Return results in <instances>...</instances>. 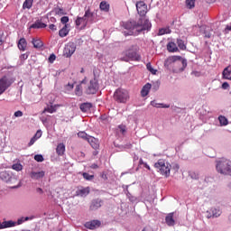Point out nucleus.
I'll return each mask as SVG.
<instances>
[{
    "label": "nucleus",
    "mask_w": 231,
    "mask_h": 231,
    "mask_svg": "<svg viewBox=\"0 0 231 231\" xmlns=\"http://www.w3.org/2000/svg\"><path fill=\"white\" fill-rule=\"evenodd\" d=\"M78 136L79 138H82L83 140H88V138H89V135H88L86 132H79Z\"/></svg>",
    "instance_id": "obj_41"
},
{
    "label": "nucleus",
    "mask_w": 231,
    "mask_h": 231,
    "mask_svg": "<svg viewBox=\"0 0 231 231\" xmlns=\"http://www.w3.org/2000/svg\"><path fill=\"white\" fill-rule=\"evenodd\" d=\"M68 33H69V29H68V24H65L60 31L59 35L60 37H67Z\"/></svg>",
    "instance_id": "obj_25"
},
{
    "label": "nucleus",
    "mask_w": 231,
    "mask_h": 231,
    "mask_svg": "<svg viewBox=\"0 0 231 231\" xmlns=\"http://www.w3.org/2000/svg\"><path fill=\"white\" fill-rule=\"evenodd\" d=\"M12 169L14 171H16L17 172H20V171H23V164L21 163H14L12 165Z\"/></svg>",
    "instance_id": "obj_38"
},
{
    "label": "nucleus",
    "mask_w": 231,
    "mask_h": 231,
    "mask_svg": "<svg viewBox=\"0 0 231 231\" xmlns=\"http://www.w3.org/2000/svg\"><path fill=\"white\" fill-rule=\"evenodd\" d=\"M21 60H26L28 59V53H23L20 56Z\"/></svg>",
    "instance_id": "obj_56"
},
{
    "label": "nucleus",
    "mask_w": 231,
    "mask_h": 231,
    "mask_svg": "<svg viewBox=\"0 0 231 231\" xmlns=\"http://www.w3.org/2000/svg\"><path fill=\"white\" fill-rule=\"evenodd\" d=\"M206 217H207L208 219H212V218H214V216H212V212L210 211V209L206 212Z\"/></svg>",
    "instance_id": "obj_48"
},
{
    "label": "nucleus",
    "mask_w": 231,
    "mask_h": 231,
    "mask_svg": "<svg viewBox=\"0 0 231 231\" xmlns=\"http://www.w3.org/2000/svg\"><path fill=\"white\" fill-rule=\"evenodd\" d=\"M55 59H57V56H55V54H51L49 57V62L53 64V62H55Z\"/></svg>",
    "instance_id": "obj_46"
},
{
    "label": "nucleus",
    "mask_w": 231,
    "mask_h": 231,
    "mask_svg": "<svg viewBox=\"0 0 231 231\" xmlns=\"http://www.w3.org/2000/svg\"><path fill=\"white\" fill-rule=\"evenodd\" d=\"M35 138H37V140H39V138H41V136H42V131L38 130L36 132V134H34Z\"/></svg>",
    "instance_id": "obj_50"
},
{
    "label": "nucleus",
    "mask_w": 231,
    "mask_h": 231,
    "mask_svg": "<svg viewBox=\"0 0 231 231\" xmlns=\"http://www.w3.org/2000/svg\"><path fill=\"white\" fill-rule=\"evenodd\" d=\"M190 177H191L193 180H199V173L191 172V173H190Z\"/></svg>",
    "instance_id": "obj_47"
},
{
    "label": "nucleus",
    "mask_w": 231,
    "mask_h": 231,
    "mask_svg": "<svg viewBox=\"0 0 231 231\" xmlns=\"http://www.w3.org/2000/svg\"><path fill=\"white\" fill-rule=\"evenodd\" d=\"M14 116L16 118H19V117L23 116V111L18 110V111L14 112Z\"/></svg>",
    "instance_id": "obj_51"
},
{
    "label": "nucleus",
    "mask_w": 231,
    "mask_h": 231,
    "mask_svg": "<svg viewBox=\"0 0 231 231\" xmlns=\"http://www.w3.org/2000/svg\"><path fill=\"white\" fill-rule=\"evenodd\" d=\"M228 88H230V85L228 84V82H224L222 84V89H228Z\"/></svg>",
    "instance_id": "obj_54"
},
{
    "label": "nucleus",
    "mask_w": 231,
    "mask_h": 231,
    "mask_svg": "<svg viewBox=\"0 0 231 231\" xmlns=\"http://www.w3.org/2000/svg\"><path fill=\"white\" fill-rule=\"evenodd\" d=\"M95 19V14L93 12H91L90 8H88L85 11V14L80 17L78 16L75 23H76V26H81L82 29L86 28V26H88V23H93Z\"/></svg>",
    "instance_id": "obj_3"
},
{
    "label": "nucleus",
    "mask_w": 231,
    "mask_h": 231,
    "mask_svg": "<svg viewBox=\"0 0 231 231\" xmlns=\"http://www.w3.org/2000/svg\"><path fill=\"white\" fill-rule=\"evenodd\" d=\"M143 167H145V169H147L148 171H151V166H149V164L144 163Z\"/></svg>",
    "instance_id": "obj_61"
},
{
    "label": "nucleus",
    "mask_w": 231,
    "mask_h": 231,
    "mask_svg": "<svg viewBox=\"0 0 231 231\" xmlns=\"http://www.w3.org/2000/svg\"><path fill=\"white\" fill-rule=\"evenodd\" d=\"M32 44L33 45V48L41 49L44 44L42 43V41L41 39L32 38Z\"/></svg>",
    "instance_id": "obj_23"
},
{
    "label": "nucleus",
    "mask_w": 231,
    "mask_h": 231,
    "mask_svg": "<svg viewBox=\"0 0 231 231\" xmlns=\"http://www.w3.org/2000/svg\"><path fill=\"white\" fill-rule=\"evenodd\" d=\"M118 129H119L120 133L123 134H125V133H127V127H125V125H118Z\"/></svg>",
    "instance_id": "obj_42"
},
{
    "label": "nucleus",
    "mask_w": 231,
    "mask_h": 231,
    "mask_svg": "<svg viewBox=\"0 0 231 231\" xmlns=\"http://www.w3.org/2000/svg\"><path fill=\"white\" fill-rule=\"evenodd\" d=\"M145 163H147V162H143V159H140V160H139V165H143V166H144Z\"/></svg>",
    "instance_id": "obj_60"
},
{
    "label": "nucleus",
    "mask_w": 231,
    "mask_h": 231,
    "mask_svg": "<svg viewBox=\"0 0 231 231\" xmlns=\"http://www.w3.org/2000/svg\"><path fill=\"white\" fill-rule=\"evenodd\" d=\"M217 172L223 176H231V161L228 159H221L216 164Z\"/></svg>",
    "instance_id": "obj_2"
},
{
    "label": "nucleus",
    "mask_w": 231,
    "mask_h": 231,
    "mask_svg": "<svg viewBox=\"0 0 231 231\" xmlns=\"http://www.w3.org/2000/svg\"><path fill=\"white\" fill-rule=\"evenodd\" d=\"M210 212L213 216V218L219 217V216H221V214H223V211H221L219 208H211Z\"/></svg>",
    "instance_id": "obj_31"
},
{
    "label": "nucleus",
    "mask_w": 231,
    "mask_h": 231,
    "mask_svg": "<svg viewBox=\"0 0 231 231\" xmlns=\"http://www.w3.org/2000/svg\"><path fill=\"white\" fill-rule=\"evenodd\" d=\"M75 95H77V97H82V85H78L76 87Z\"/></svg>",
    "instance_id": "obj_39"
},
{
    "label": "nucleus",
    "mask_w": 231,
    "mask_h": 231,
    "mask_svg": "<svg viewBox=\"0 0 231 231\" xmlns=\"http://www.w3.org/2000/svg\"><path fill=\"white\" fill-rule=\"evenodd\" d=\"M206 39H210L212 37V33L210 32H205Z\"/></svg>",
    "instance_id": "obj_58"
},
{
    "label": "nucleus",
    "mask_w": 231,
    "mask_h": 231,
    "mask_svg": "<svg viewBox=\"0 0 231 231\" xmlns=\"http://www.w3.org/2000/svg\"><path fill=\"white\" fill-rule=\"evenodd\" d=\"M167 50L168 51H170L171 53H176V51H178V45H176V43L174 42H169L167 44Z\"/></svg>",
    "instance_id": "obj_24"
},
{
    "label": "nucleus",
    "mask_w": 231,
    "mask_h": 231,
    "mask_svg": "<svg viewBox=\"0 0 231 231\" xmlns=\"http://www.w3.org/2000/svg\"><path fill=\"white\" fill-rule=\"evenodd\" d=\"M93 107V105L91 103H83L80 105L79 108L83 113H88Z\"/></svg>",
    "instance_id": "obj_26"
},
{
    "label": "nucleus",
    "mask_w": 231,
    "mask_h": 231,
    "mask_svg": "<svg viewBox=\"0 0 231 231\" xmlns=\"http://www.w3.org/2000/svg\"><path fill=\"white\" fill-rule=\"evenodd\" d=\"M90 189L89 187L82 188L81 189H79L76 191L77 196H80L81 198H84L85 196H88L89 194Z\"/></svg>",
    "instance_id": "obj_21"
},
{
    "label": "nucleus",
    "mask_w": 231,
    "mask_h": 231,
    "mask_svg": "<svg viewBox=\"0 0 231 231\" xmlns=\"http://www.w3.org/2000/svg\"><path fill=\"white\" fill-rule=\"evenodd\" d=\"M154 167L162 176H165V178H169V176H171V169H172V165H171L166 160L159 159L154 163Z\"/></svg>",
    "instance_id": "obj_4"
},
{
    "label": "nucleus",
    "mask_w": 231,
    "mask_h": 231,
    "mask_svg": "<svg viewBox=\"0 0 231 231\" xmlns=\"http://www.w3.org/2000/svg\"><path fill=\"white\" fill-rule=\"evenodd\" d=\"M165 222L168 226H174L176 220H174V212L169 213L165 217Z\"/></svg>",
    "instance_id": "obj_13"
},
{
    "label": "nucleus",
    "mask_w": 231,
    "mask_h": 231,
    "mask_svg": "<svg viewBox=\"0 0 231 231\" xmlns=\"http://www.w3.org/2000/svg\"><path fill=\"white\" fill-rule=\"evenodd\" d=\"M35 142H37V138H35V136H33V137L30 140L29 143H28V146H29V147H32V145H33V143H35Z\"/></svg>",
    "instance_id": "obj_49"
},
{
    "label": "nucleus",
    "mask_w": 231,
    "mask_h": 231,
    "mask_svg": "<svg viewBox=\"0 0 231 231\" xmlns=\"http://www.w3.org/2000/svg\"><path fill=\"white\" fill-rule=\"evenodd\" d=\"M146 68L148 69V71H150V73H152V75H156V72L158 71L157 69H154L152 68V65H151V63H147L146 64Z\"/></svg>",
    "instance_id": "obj_40"
},
{
    "label": "nucleus",
    "mask_w": 231,
    "mask_h": 231,
    "mask_svg": "<svg viewBox=\"0 0 231 231\" xmlns=\"http://www.w3.org/2000/svg\"><path fill=\"white\" fill-rule=\"evenodd\" d=\"M137 14L140 15V17H145L147 15V12H149V9L147 8V4L143 1H137L135 4Z\"/></svg>",
    "instance_id": "obj_8"
},
{
    "label": "nucleus",
    "mask_w": 231,
    "mask_h": 231,
    "mask_svg": "<svg viewBox=\"0 0 231 231\" xmlns=\"http://www.w3.org/2000/svg\"><path fill=\"white\" fill-rule=\"evenodd\" d=\"M36 191L39 192L40 194H42V192H43L42 189H41V188H37Z\"/></svg>",
    "instance_id": "obj_62"
},
{
    "label": "nucleus",
    "mask_w": 231,
    "mask_h": 231,
    "mask_svg": "<svg viewBox=\"0 0 231 231\" xmlns=\"http://www.w3.org/2000/svg\"><path fill=\"white\" fill-rule=\"evenodd\" d=\"M73 88H74V86H73V84H68L67 85V88L69 89V90H71V89H73Z\"/></svg>",
    "instance_id": "obj_59"
},
{
    "label": "nucleus",
    "mask_w": 231,
    "mask_h": 231,
    "mask_svg": "<svg viewBox=\"0 0 231 231\" xmlns=\"http://www.w3.org/2000/svg\"><path fill=\"white\" fill-rule=\"evenodd\" d=\"M181 64H182L183 69H185V68H187V60H181Z\"/></svg>",
    "instance_id": "obj_57"
},
{
    "label": "nucleus",
    "mask_w": 231,
    "mask_h": 231,
    "mask_svg": "<svg viewBox=\"0 0 231 231\" xmlns=\"http://www.w3.org/2000/svg\"><path fill=\"white\" fill-rule=\"evenodd\" d=\"M60 22L62 23V24L66 25L67 23H69V17L62 16L61 19H60Z\"/></svg>",
    "instance_id": "obj_45"
},
{
    "label": "nucleus",
    "mask_w": 231,
    "mask_h": 231,
    "mask_svg": "<svg viewBox=\"0 0 231 231\" xmlns=\"http://www.w3.org/2000/svg\"><path fill=\"white\" fill-rule=\"evenodd\" d=\"M45 172L44 171H31L30 177L32 180H41L42 178H44Z\"/></svg>",
    "instance_id": "obj_15"
},
{
    "label": "nucleus",
    "mask_w": 231,
    "mask_h": 231,
    "mask_svg": "<svg viewBox=\"0 0 231 231\" xmlns=\"http://www.w3.org/2000/svg\"><path fill=\"white\" fill-rule=\"evenodd\" d=\"M50 30H51L52 32H57V26L55 24H50L49 25Z\"/></svg>",
    "instance_id": "obj_55"
},
{
    "label": "nucleus",
    "mask_w": 231,
    "mask_h": 231,
    "mask_svg": "<svg viewBox=\"0 0 231 231\" xmlns=\"http://www.w3.org/2000/svg\"><path fill=\"white\" fill-rule=\"evenodd\" d=\"M28 46V42H26V39L21 38L18 42V49L21 51H26V48Z\"/></svg>",
    "instance_id": "obj_19"
},
{
    "label": "nucleus",
    "mask_w": 231,
    "mask_h": 231,
    "mask_svg": "<svg viewBox=\"0 0 231 231\" xmlns=\"http://www.w3.org/2000/svg\"><path fill=\"white\" fill-rule=\"evenodd\" d=\"M124 28L125 31L123 32L125 37L129 35H139L142 32L145 30H151V22L145 18H140L138 22H126L124 23Z\"/></svg>",
    "instance_id": "obj_1"
},
{
    "label": "nucleus",
    "mask_w": 231,
    "mask_h": 231,
    "mask_svg": "<svg viewBox=\"0 0 231 231\" xmlns=\"http://www.w3.org/2000/svg\"><path fill=\"white\" fill-rule=\"evenodd\" d=\"M142 231H154V229L151 226H146Z\"/></svg>",
    "instance_id": "obj_52"
},
{
    "label": "nucleus",
    "mask_w": 231,
    "mask_h": 231,
    "mask_svg": "<svg viewBox=\"0 0 231 231\" xmlns=\"http://www.w3.org/2000/svg\"><path fill=\"white\" fill-rule=\"evenodd\" d=\"M77 50V45L73 42H69L65 45L64 51H63V55L65 57H71L73 53H75Z\"/></svg>",
    "instance_id": "obj_9"
},
{
    "label": "nucleus",
    "mask_w": 231,
    "mask_h": 231,
    "mask_svg": "<svg viewBox=\"0 0 231 231\" xmlns=\"http://www.w3.org/2000/svg\"><path fill=\"white\" fill-rule=\"evenodd\" d=\"M172 169L173 171H175V172H178V171H180V164L178 163L173 164Z\"/></svg>",
    "instance_id": "obj_53"
},
{
    "label": "nucleus",
    "mask_w": 231,
    "mask_h": 231,
    "mask_svg": "<svg viewBox=\"0 0 231 231\" xmlns=\"http://www.w3.org/2000/svg\"><path fill=\"white\" fill-rule=\"evenodd\" d=\"M140 59V55L133 49L125 50L121 53L120 57V60H122L123 62H129V60L139 62Z\"/></svg>",
    "instance_id": "obj_5"
},
{
    "label": "nucleus",
    "mask_w": 231,
    "mask_h": 231,
    "mask_svg": "<svg viewBox=\"0 0 231 231\" xmlns=\"http://www.w3.org/2000/svg\"><path fill=\"white\" fill-rule=\"evenodd\" d=\"M98 91V82L96 79H91L89 82V85L87 88V94L88 95H95Z\"/></svg>",
    "instance_id": "obj_10"
},
{
    "label": "nucleus",
    "mask_w": 231,
    "mask_h": 231,
    "mask_svg": "<svg viewBox=\"0 0 231 231\" xmlns=\"http://www.w3.org/2000/svg\"><path fill=\"white\" fill-rule=\"evenodd\" d=\"M152 88V85H151V83H146L141 90V97H147V95H149V92L151 91Z\"/></svg>",
    "instance_id": "obj_17"
},
{
    "label": "nucleus",
    "mask_w": 231,
    "mask_h": 231,
    "mask_svg": "<svg viewBox=\"0 0 231 231\" xmlns=\"http://www.w3.org/2000/svg\"><path fill=\"white\" fill-rule=\"evenodd\" d=\"M14 82H15L14 78H12L10 76H4L0 79V95H3V93H5V91L6 90V88H10V86H12Z\"/></svg>",
    "instance_id": "obj_7"
},
{
    "label": "nucleus",
    "mask_w": 231,
    "mask_h": 231,
    "mask_svg": "<svg viewBox=\"0 0 231 231\" xmlns=\"http://www.w3.org/2000/svg\"><path fill=\"white\" fill-rule=\"evenodd\" d=\"M12 226H15V222L9 220V221H4L0 225V228H12Z\"/></svg>",
    "instance_id": "obj_27"
},
{
    "label": "nucleus",
    "mask_w": 231,
    "mask_h": 231,
    "mask_svg": "<svg viewBox=\"0 0 231 231\" xmlns=\"http://www.w3.org/2000/svg\"><path fill=\"white\" fill-rule=\"evenodd\" d=\"M174 60H181V57H180V56H175V57H174Z\"/></svg>",
    "instance_id": "obj_64"
},
{
    "label": "nucleus",
    "mask_w": 231,
    "mask_h": 231,
    "mask_svg": "<svg viewBox=\"0 0 231 231\" xmlns=\"http://www.w3.org/2000/svg\"><path fill=\"white\" fill-rule=\"evenodd\" d=\"M220 125H228V119L225 117V116H220L218 117Z\"/></svg>",
    "instance_id": "obj_36"
},
{
    "label": "nucleus",
    "mask_w": 231,
    "mask_h": 231,
    "mask_svg": "<svg viewBox=\"0 0 231 231\" xmlns=\"http://www.w3.org/2000/svg\"><path fill=\"white\" fill-rule=\"evenodd\" d=\"M99 8L102 12H109L110 5L106 1H102L99 5Z\"/></svg>",
    "instance_id": "obj_30"
},
{
    "label": "nucleus",
    "mask_w": 231,
    "mask_h": 231,
    "mask_svg": "<svg viewBox=\"0 0 231 231\" xmlns=\"http://www.w3.org/2000/svg\"><path fill=\"white\" fill-rule=\"evenodd\" d=\"M91 169H98V165H97V164H92V165H91Z\"/></svg>",
    "instance_id": "obj_63"
},
{
    "label": "nucleus",
    "mask_w": 231,
    "mask_h": 231,
    "mask_svg": "<svg viewBox=\"0 0 231 231\" xmlns=\"http://www.w3.org/2000/svg\"><path fill=\"white\" fill-rule=\"evenodd\" d=\"M33 6V0H25L23 4V10H30Z\"/></svg>",
    "instance_id": "obj_29"
},
{
    "label": "nucleus",
    "mask_w": 231,
    "mask_h": 231,
    "mask_svg": "<svg viewBox=\"0 0 231 231\" xmlns=\"http://www.w3.org/2000/svg\"><path fill=\"white\" fill-rule=\"evenodd\" d=\"M0 179L3 181H5L6 183H8V181H12V174L10 173V171H1L0 172Z\"/></svg>",
    "instance_id": "obj_14"
},
{
    "label": "nucleus",
    "mask_w": 231,
    "mask_h": 231,
    "mask_svg": "<svg viewBox=\"0 0 231 231\" xmlns=\"http://www.w3.org/2000/svg\"><path fill=\"white\" fill-rule=\"evenodd\" d=\"M35 162H44V157L42 154H37L34 156Z\"/></svg>",
    "instance_id": "obj_43"
},
{
    "label": "nucleus",
    "mask_w": 231,
    "mask_h": 231,
    "mask_svg": "<svg viewBox=\"0 0 231 231\" xmlns=\"http://www.w3.org/2000/svg\"><path fill=\"white\" fill-rule=\"evenodd\" d=\"M151 106H152V107H162L164 109H169V107H171V105L157 103L156 100L151 101Z\"/></svg>",
    "instance_id": "obj_28"
},
{
    "label": "nucleus",
    "mask_w": 231,
    "mask_h": 231,
    "mask_svg": "<svg viewBox=\"0 0 231 231\" xmlns=\"http://www.w3.org/2000/svg\"><path fill=\"white\" fill-rule=\"evenodd\" d=\"M177 45L180 50L185 51L187 50V45L185 44V42L181 39H177Z\"/></svg>",
    "instance_id": "obj_32"
},
{
    "label": "nucleus",
    "mask_w": 231,
    "mask_h": 231,
    "mask_svg": "<svg viewBox=\"0 0 231 231\" xmlns=\"http://www.w3.org/2000/svg\"><path fill=\"white\" fill-rule=\"evenodd\" d=\"M102 203H104V201L100 199H93L90 204L89 209L90 210H98V208H100V207H102Z\"/></svg>",
    "instance_id": "obj_12"
},
{
    "label": "nucleus",
    "mask_w": 231,
    "mask_h": 231,
    "mask_svg": "<svg viewBox=\"0 0 231 231\" xmlns=\"http://www.w3.org/2000/svg\"><path fill=\"white\" fill-rule=\"evenodd\" d=\"M57 111V109L55 108V106H47L43 109L42 114L44 113H55Z\"/></svg>",
    "instance_id": "obj_37"
},
{
    "label": "nucleus",
    "mask_w": 231,
    "mask_h": 231,
    "mask_svg": "<svg viewBox=\"0 0 231 231\" xmlns=\"http://www.w3.org/2000/svg\"><path fill=\"white\" fill-rule=\"evenodd\" d=\"M222 77L225 80H231V67L227 66L222 72Z\"/></svg>",
    "instance_id": "obj_18"
},
{
    "label": "nucleus",
    "mask_w": 231,
    "mask_h": 231,
    "mask_svg": "<svg viewBox=\"0 0 231 231\" xmlns=\"http://www.w3.org/2000/svg\"><path fill=\"white\" fill-rule=\"evenodd\" d=\"M56 152L58 156H64V152H66V145L64 143H59L56 148Z\"/></svg>",
    "instance_id": "obj_20"
},
{
    "label": "nucleus",
    "mask_w": 231,
    "mask_h": 231,
    "mask_svg": "<svg viewBox=\"0 0 231 231\" xmlns=\"http://www.w3.org/2000/svg\"><path fill=\"white\" fill-rule=\"evenodd\" d=\"M87 142L91 145L93 149H98L100 147V144L98 143V139L89 135Z\"/></svg>",
    "instance_id": "obj_16"
},
{
    "label": "nucleus",
    "mask_w": 231,
    "mask_h": 231,
    "mask_svg": "<svg viewBox=\"0 0 231 231\" xmlns=\"http://www.w3.org/2000/svg\"><path fill=\"white\" fill-rule=\"evenodd\" d=\"M82 176L87 181H93L95 180V175H89L88 172H83Z\"/></svg>",
    "instance_id": "obj_35"
},
{
    "label": "nucleus",
    "mask_w": 231,
    "mask_h": 231,
    "mask_svg": "<svg viewBox=\"0 0 231 231\" xmlns=\"http://www.w3.org/2000/svg\"><path fill=\"white\" fill-rule=\"evenodd\" d=\"M56 14H57V15H66V12H64V9H62V8H57Z\"/></svg>",
    "instance_id": "obj_44"
},
{
    "label": "nucleus",
    "mask_w": 231,
    "mask_h": 231,
    "mask_svg": "<svg viewBox=\"0 0 231 231\" xmlns=\"http://www.w3.org/2000/svg\"><path fill=\"white\" fill-rule=\"evenodd\" d=\"M186 6L189 10H192L196 6V0H186Z\"/></svg>",
    "instance_id": "obj_34"
},
{
    "label": "nucleus",
    "mask_w": 231,
    "mask_h": 231,
    "mask_svg": "<svg viewBox=\"0 0 231 231\" xmlns=\"http://www.w3.org/2000/svg\"><path fill=\"white\" fill-rule=\"evenodd\" d=\"M114 100L118 104H126L129 100V92L124 88H118L114 93Z\"/></svg>",
    "instance_id": "obj_6"
},
{
    "label": "nucleus",
    "mask_w": 231,
    "mask_h": 231,
    "mask_svg": "<svg viewBox=\"0 0 231 231\" xmlns=\"http://www.w3.org/2000/svg\"><path fill=\"white\" fill-rule=\"evenodd\" d=\"M102 225V222L100 220H92L88 221L85 224L86 228H88V230H97V228H100V226Z\"/></svg>",
    "instance_id": "obj_11"
},
{
    "label": "nucleus",
    "mask_w": 231,
    "mask_h": 231,
    "mask_svg": "<svg viewBox=\"0 0 231 231\" xmlns=\"http://www.w3.org/2000/svg\"><path fill=\"white\" fill-rule=\"evenodd\" d=\"M171 28L169 27L162 28L159 29L158 35H165L167 33H171Z\"/></svg>",
    "instance_id": "obj_33"
},
{
    "label": "nucleus",
    "mask_w": 231,
    "mask_h": 231,
    "mask_svg": "<svg viewBox=\"0 0 231 231\" xmlns=\"http://www.w3.org/2000/svg\"><path fill=\"white\" fill-rule=\"evenodd\" d=\"M48 26L46 23L41 22V21H36L34 23H32L30 28H32L34 30H39L41 28H46Z\"/></svg>",
    "instance_id": "obj_22"
}]
</instances>
